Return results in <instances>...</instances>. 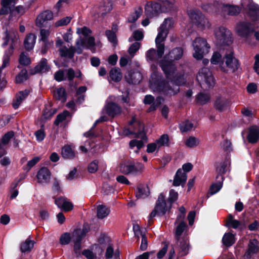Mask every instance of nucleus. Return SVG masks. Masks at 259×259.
<instances>
[{
    "mask_svg": "<svg viewBox=\"0 0 259 259\" xmlns=\"http://www.w3.org/2000/svg\"><path fill=\"white\" fill-rule=\"evenodd\" d=\"M183 53L182 48H176L160 62L159 65L168 79L167 81L161 79V75L157 71V65L154 64L151 65L153 72L151 75L150 86L153 92L167 96L174 95L179 92V86L185 83L186 78L184 74H182L178 72L172 61L181 59Z\"/></svg>",
    "mask_w": 259,
    "mask_h": 259,
    "instance_id": "1",
    "label": "nucleus"
},
{
    "mask_svg": "<svg viewBox=\"0 0 259 259\" xmlns=\"http://www.w3.org/2000/svg\"><path fill=\"white\" fill-rule=\"evenodd\" d=\"M76 33L79 37L75 42V47H71L67 48L63 47L59 49L61 56L72 58L76 52L77 54H81L84 49L90 50L93 53L96 51V43L95 38L91 36L92 31L88 27L84 26L78 28Z\"/></svg>",
    "mask_w": 259,
    "mask_h": 259,
    "instance_id": "2",
    "label": "nucleus"
},
{
    "mask_svg": "<svg viewBox=\"0 0 259 259\" xmlns=\"http://www.w3.org/2000/svg\"><path fill=\"white\" fill-rule=\"evenodd\" d=\"M4 39L5 41L3 45L4 46L10 44V47L5 51L1 69L5 68L9 65L10 57L13 52L14 47L19 44V36L16 29L13 28H10L7 29L5 32Z\"/></svg>",
    "mask_w": 259,
    "mask_h": 259,
    "instance_id": "3",
    "label": "nucleus"
},
{
    "mask_svg": "<svg viewBox=\"0 0 259 259\" xmlns=\"http://www.w3.org/2000/svg\"><path fill=\"white\" fill-rule=\"evenodd\" d=\"M124 135L127 136L130 135H135V137L138 139H134L130 142V147L131 148H137L135 151L138 152V151L143 146L144 142L147 140L146 135L144 132V126L137 122H134V129L131 126L129 128H126L124 131Z\"/></svg>",
    "mask_w": 259,
    "mask_h": 259,
    "instance_id": "4",
    "label": "nucleus"
},
{
    "mask_svg": "<svg viewBox=\"0 0 259 259\" xmlns=\"http://www.w3.org/2000/svg\"><path fill=\"white\" fill-rule=\"evenodd\" d=\"M174 20L171 18L165 19L158 29V33L155 39V44L159 57H162L164 52V41L167 37L169 29L174 26Z\"/></svg>",
    "mask_w": 259,
    "mask_h": 259,
    "instance_id": "5",
    "label": "nucleus"
},
{
    "mask_svg": "<svg viewBox=\"0 0 259 259\" xmlns=\"http://www.w3.org/2000/svg\"><path fill=\"white\" fill-rule=\"evenodd\" d=\"M186 228V224L184 222H181L179 223L175 230V237L177 240V245L179 248V255L181 256L187 254L189 250L188 240L185 238L182 239L180 238V236Z\"/></svg>",
    "mask_w": 259,
    "mask_h": 259,
    "instance_id": "6",
    "label": "nucleus"
},
{
    "mask_svg": "<svg viewBox=\"0 0 259 259\" xmlns=\"http://www.w3.org/2000/svg\"><path fill=\"white\" fill-rule=\"evenodd\" d=\"M194 52L193 56L197 60H201L203 56L209 52L210 47L207 43L206 40L203 38L197 37L192 42Z\"/></svg>",
    "mask_w": 259,
    "mask_h": 259,
    "instance_id": "7",
    "label": "nucleus"
},
{
    "mask_svg": "<svg viewBox=\"0 0 259 259\" xmlns=\"http://www.w3.org/2000/svg\"><path fill=\"white\" fill-rule=\"evenodd\" d=\"M119 171L124 175H137L142 172L144 166L140 163H135L132 161H124L119 165Z\"/></svg>",
    "mask_w": 259,
    "mask_h": 259,
    "instance_id": "8",
    "label": "nucleus"
},
{
    "mask_svg": "<svg viewBox=\"0 0 259 259\" xmlns=\"http://www.w3.org/2000/svg\"><path fill=\"white\" fill-rule=\"evenodd\" d=\"M196 78L202 87L206 85V87L211 88L215 83L214 77L208 68L203 67L199 70Z\"/></svg>",
    "mask_w": 259,
    "mask_h": 259,
    "instance_id": "9",
    "label": "nucleus"
},
{
    "mask_svg": "<svg viewBox=\"0 0 259 259\" xmlns=\"http://www.w3.org/2000/svg\"><path fill=\"white\" fill-rule=\"evenodd\" d=\"M214 35L217 44L220 46H228L232 41L231 32L224 27L215 28Z\"/></svg>",
    "mask_w": 259,
    "mask_h": 259,
    "instance_id": "10",
    "label": "nucleus"
},
{
    "mask_svg": "<svg viewBox=\"0 0 259 259\" xmlns=\"http://www.w3.org/2000/svg\"><path fill=\"white\" fill-rule=\"evenodd\" d=\"M193 168L191 163H186L182 166V169H179L174 178L173 185L175 186H183L186 182L187 176L186 172L190 171Z\"/></svg>",
    "mask_w": 259,
    "mask_h": 259,
    "instance_id": "11",
    "label": "nucleus"
},
{
    "mask_svg": "<svg viewBox=\"0 0 259 259\" xmlns=\"http://www.w3.org/2000/svg\"><path fill=\"white\" fill-rule=\"evenodd\" d=\"M169 139L168 135L163 134L154 142L148 144L147 146L146 151L148 153L158 152L161 147H168Z\"/></svg>",
    "mask_w": 259,
    "mask_h": 259,
    "instance_id": "12",
    "label": "nucleus"
},
{
    "mask_svg": "<svg viewBox=\"0 0 259 259\" xmlns=\"http://www.w3.org/2000/svg\"><path fill=\"white\" fill-rule=\"evenodd\" d=\"M115 100L114 96L109 97L106 102L104 110L110 117H114L121 113V108L116 103L113 102Z\"/></svg>",
    "mask_w": 259,
    "mask_h": 259,
    "instance_id": "13",
    "label": "nucleus"
},
{
    "mask_svg": "<svg viewBox=\"0 0 259 259\" xmlns=\"http://www.w3.org/2000/svg\"><path fill=\"white\" fill-rule=\"evenodd\" d=\"M241 5L243 8L249 9V14L253 20H259V6L252 4L251 0H242Z\"/></svg>",
    "mask_w": 259,
    "mask_h": 259,
    "instance_id": "14",
    "label": "nucleus"
},
{
    "mask_svg": "<svg viewBox=\"0 0 259 259\" xmlns=\"http://www.w3.org/2000/svg\"><path fill=\"white\" fill-rule=\"evenodd\" d=\"M253 31L252 25L248 22H242L238 23L236 27V31L238 35L247 37Z\"/></svg>",
    "mask_w": 259,
    "mask_h": 259,
    "instance_id": "15",
    "label": "nucleus"
},
{
    "mask_svg": "<svg viewBox=\"0 0 259 259\" xmlns=\"http://www.w3.org/2000/svg\"><path fill=\"white\" fill-rule=\"evenodd\" d=\"M171 203L168 201L166 202L164 199V196L161 193L158 196L155 206L156 210H158V214L163 215L171 208Z\"/></svg>",
    "mask_w": 259,
    "mask_h": 259,
    "instance_id": "16",
    "label": "nucleus"
},
{
    "mask_svg": "<svg viewBox=\"0 0 259 259\" xmlns=\"http://www.w3.org/2000/svg\"><path fill=\"white\" fill-rule=\"evenodd\" d=\"M145 9L147 16L152 18L161 12V5L158 3H148L145 6Z\"/></svg>",
    "mask_w": 259,
    "mask_h": 259,
    "instance_id": "17",
    "label": "nucleus"
},
{
    "mask_svg": "<svg viewBox=\"0 0 259 259\" xmlns=\"http://www.w3.org/2000/svg\"><path fill=\"white\" fill-rule=\"evenodd\" d=\"M125 78L128 83L136 84L142 79V75L138 70H133L128 71L125 74Z\"/></svg>",
    "mask_w": 259,
    "mask_h": 259,
    "instance_id": "18",
    "label": "nucleus"
},
{
    "mask_svg": "<svg viewBox=\"0 0 259 259\" xmlns=\"http://www.w3.org/2000/svg\"><path fill=\"white\" fill-rule=\"evenodd\" d=\"M225 64L226 66L229 68L232 72L236 70L238 67V61L233 56V53L231 51L228 54L225 55Z\"/></svg>",
    "mask_w": 259,
    "mask_h": 259,
    "instance_id": "19",
    "label": "nucleus"
},
{
    "mask_svg": "<svg viewBox=\"0 0 259 259\" xmlns=\"http://www.w3.org/2000/svg\"><path fill=\"white\" fill-rule=\"evenodd\" d=\"M53 18V13L51 11H45L39 14L36 19V25L37 26L41 27L44 23L47 21H50Z\"/></svg>",
    "mask_w": 259,
    "mask_h": 259,
    "instance_id": "20",
    "label": "nucleus"
},
{
    "mask_svg": "<svg viewBox=\"0 0 259 259\" xmlns=\"http://www.w3.org/2000/svg\"><path fill=\"white\" fill-rule=\"evenodd\" d=\"M36 178L38 183H48L51 178V172L50 170L46 167L41 168L37 173Z\"/></svg>",
    "mask_w": 259,
    "mask_h": 259,
    "instance_id": "21",
    "label": "nucleus"
},
{
    "mask_svg": "<svg viewBox=\"0 0 259 259\" xmlns=\"http://www.w3.org/2000/svg\"><path fill=\"white\" fill-rule=\"evenodd\" d=\"M55 204L58 207L66 211H68L73 209V204L66 198L59 197L55 200Z\"/></svg>",
    "mask_w": 259,
    "mask_h": 259,
    "instance_id": "22",
    "label": "nucleus"
},
{
    "mask_svg": "<svg viewBox=\"0 0 259 259\" xmlns=\"http://www.w3.org/2000/svg\"><path fill=\"white\" fill-rule=\"evenodd\" d=\"M223 15L226 17L227 16H234L237 15L240 11L238 7L230 5H223L222 8Z\"/></svg>",
    "mask_w": 259,
    "mask_h": 259,
    "instance_id": "23",
    "label": "nucleus"
},
{
    "mask_svg": "<svg viewBox=\"0 0 259 259\" xmlns=\"http://www.w3.org/2000/svg\"><path fill=\"white\" fill-rule=\"evenodd\" d=\"M13 136L14 133L13 132H8L4 136L1 141H0V158L6 154V145Z\"/></svg>",
    "mask_w": 259,
    "mask_h": 259,
    "instance_id": "24",
    "label": "nucleus"
},
{
    "mask_svg": "<svg viewBox=\"0 0 259 259\" xmlns=\"http://www.w3.org/2000/svg\"><path fill=\"white\" fill-rule=\"evenodd\" d=\"M259 138V127L256 126H252L249 128L247 139L249 142L256 143Z\"/></svg>",
    "mask_w": 259,
    "mask_h": 259,
    "instance_id": "25",
    "label": "nucleus"
},
{
    "mask_svg": "<svg viewBox=\"0 0 259 259\" xmlns=\"http://www.w3.org/2000/svg\"><path fill=\"white\" fill-rule=\"evenodd\" d=\"M70 119V113L67 111H64L57 115L54 122L55 124L58 125L61 123L66 124Z\"/></svg>",
    "mask_w": 259,
    "mask_h": 259,
    "instance_id": "26",
    "label": "nucleus"
},
{
    "mask_svg": "<svg viewBox=\"0 0 259 259\" xmlns=\"http://www.w3.org/2000/svg\"><path fill=\"white\" fill-rule=\"evenodd\" d=\"M50 69V66L48 64L46 59H42L38 64L34 68V73H46Z\"/></svg>",
    "mask_w": 259,
    "mask_h": 259,
    "instance_id": "27",
    "label": "nucleus"
},
{
    "mask_svg": "<svg viewBox=\"0 0 259 259\" xmlns=\"http://www.w3.org/2000/svg\"><path fill=\"white\" fill-rule=\"evenodd\" d=\"M36 36L33 33H29L26 35L24 40V46L26 50H32L35 45Z\"/></svg>",
    "mask_w": 259,
    "mask_h": 259,
    "instance_id": "28",
    "label": "nucleus"
},
{
    "mask_svg": "<svg viewBox=\"0 0 259 259\" xmlns=\"http://www.w3.org/2000/svg\"><path fill=\"white\" fill-rule=\"evenodd\" d=\"M188 15L191 21L196 24L200 19L203 15L201 12L197 9H191L188 11Z\"/></svg>",
    "mask_w": 259,
    "mask_h": 259,
    "instance_id": "29",
    "label": "nucleus"
},
{
    "mask_svg": "<svg viewBox=\"0 0 259 259\" xmlns=\"http://www.w3.org/2000/svg\"><path fill=\"white\" fill-rule=\"evenodd\" d=\"M29 92L27 90L20 92L16 96V99L14 101L13 106L15 109L18 108L22 101L28 95Z\"/></svg>",
    "mask_w": 259,
    "mask_h": 259,
    "instance_id": "30",
    "label": "nucleus"
},
{
    "mask_svg": "<svg viewBox=\"0 0 259 259\" xmlns=\"http://www.w3.org/2000/svg\"><path fill=\"white\" fill-rule=\"evenodd\" d=\"M210 61L211 63L213 64H219L220 67L223 71H227V70L224 67V62L223 61L222 56L219 53H214L211 57Z\"/></svg>",
    "mask_w": 259,
    "mask_h": 259,
    "instance_id": "31",
    "label": "nucleus"
},
{
    "mask_svg": "<svg viewBox=\"0 0 259 259\" xmlns=\"http://www.w3.org/2000/svg\"><path fill=\"white\" fill-rule=\"evenodd\" d=\"M34 241L30 240V237L27 238L24 242L20 245V250L22 252H30L34 244Z\"/></svg>",
    "mask_w": 259,
    "mask_h": 259,
    "instance_id": "32",
    "label": "nucleus"
},
{
    "mask_svg": "<svg viewBox=\"0 0 259 259\" xmlns=\"http://www.w3.org/2000/svg\"><path fill=\"white\" fill-rule=\"evenodd\" d=\"M257 244L258 242L256 240L253 239L250 240L248 244V249L245 253V255L248 257L252 254L256 253L258 249Z\"/></svg>",
    "mask_w": 259,
    "mask_h": 259,
    "instance_id": "33",
    "label": "nucleus"
},
{
    "mask_svg": "<svg viewBox=\"0 0 259 259\" xmlns=\"http://www.w3.org/2000/svg\"><path fill=\"white\" fill-rule=\"evenodd\" d=\"M110 209L105 205H99L97 207V216L98 218L102 219L108 215Z\"/></svg>",
    "mask_w": 259,
    "mask_h": 259,
    "instance_id": "34",
    "label": "nucleus"
},
{
    "mask_svg": "<svg viewBox=\"0 0 259 259\" xmlns=\"http://www.w3.org/2000/svg\"><path fill=\"white\" fill-rule=\"evenodd\" d=\"M158 55V51L157 53L154 49H150L146 53V60L149 62H152L156 61L158 59L161 58Z\"/></svg>",
    "mask_w": 259,
    "mask_h": 259,
    "instance_id": "35",
    "label": "nucleus"
},
{
    "mask_svg": "<svg viewBox=\"0 0 259 259\" xmlns=\"http://www.w3.org/2000/svg\"><path fill=\"white\" fill-rule=\"evenodd\" d=\"M235 242V236L231 233H225L222 238V242L226 246H232Z\"/></svg>",
    "mask_w": 259,
    "mask_h": 259,
    "instance_id": "36",
    "label": "nucleus"
},
{
    "mask_svg": "<svg viewBox=\"0 0 259 259\" xmlns=\"http://www.w3.org/2000/svg\"><path fill=\"white\" fill-rule=\"evenodd\" d=\"M54 97L63 102H65L66 99V93L65 90L63 88L56 89L53 91Z\"/></svg>",
    "mask_w": 259,
    "mask_h": 259,
    "instance_id": "37",
    "label": "nucleus"
},
{
    "mask_svg": "<svg viewBox=\"0 0 259 259\" xmlns=\"http://www.w3.org/2000/svg\"><path fill=\"white\" fill-rule=\"evenodd\" d=\"M228 104L229 102L226 99L221 97L217 99L214 107L217 109L222 111L227 107Z\"/></svg>",
    "mask_w": 259,
    "mask_h": 259,
    "instance_id": "38",
    "label": "nucleus"
},
{
    "mask_svg": "<svg viewBox=\"0 0 259 259\" xmlns=\"http://www.w3.org/2000/svg\"><path fill=\"white\" fill-rule=\"evenodd\" d=\"M175 9L174 1H165L161 5V12L166 13Z\"/></svg>",
    "mask_w": 259,
    "mask_h": 259,
    "instance_id": "39",
    "label": "nucleus"
},
{
    "mask_svg": "<svg viewBox=\"0 0 259 259\" xmlns=\"http://www.w3.org/2000/svg\"><path fill=\"white\" fill-rule=\"evenodd\" d=\"M149 191L147 187L140 185L137 188L136 191V197L137 198H144L148 196Z\"/></svg>",
    "mask_w": 259,
    "mask_h": 259,
    "instance_id": "40",
    "label": "nucleus"
},
{
    "mask_svg": "<svg viewBox=\"0 0 259 259\" xmlns=\"http://www.w3.org/2000/svg\"><path fill=\"white\" fill-rule=\"evenodd\" d=\"M109 75L110 78L115 82L120 81L122 78V74L119 68H112L110 71Z\"/></svg>",
    "mask_w": 259,
    "mask_h": 259,
    "instance_id": "41",
    "label": "nucleus"
},
{
    "mask_svg": "<svg viewBox=\"0 0 259 259\" xmlns=\"http://www.w3.org/2000/svg\"><path fill=\"white\" fill-rule=\"evenodd\" d=\"M87 231H85L83 229V232L81 233V235L79 236L76 238L75 242L74 244V251L76 254V255H79L80 254V251L81 249V238L85 235V233Z\"/></svg>",
    "mask_w": 259,
    "mask_h": 259,
    "instance_id": "42",
    "label": "nucleus"
},
{
    "mask_svg": "<svg viewBox=\"0 0 259 259\" xmlns=\"http://www.w3.org/2000/svg\"><path fill=\"white\" fill-rule=\"evenodd\" d=\"M143 12L141 7L135 9L134 13H132L128 18V21L131 23L135 22L142 15Z\"/></svg>",
    "mask_w": 259,
    "mask_h": 259,
    "instance_id": "43",
    "label": "nucleus"
},
{
    "mask_svg": "<svg viewBox=\"0 0 259 259\" xmlns=\"http://www.w3.org/2000/svg\"><path fill=\"white\" fill-rule=\"evenodd\" d=\"M196 25L199 28L202 30L209 28L210 27L209 22L203 15L201 17Z\"/></svg>",
    "mask_w": 259,
    "mask_h": 259,
    "instance_id": "44",
    "label": "nucleus"
},
{
    "mask_svg": "<svg viewBox=\"0 0 259 259\" xmlns=\"http://www.w3.org/2000/svg\"><path fill=\"white\" fill-rule=\"evenodd\" d=\"M200 143L199 139L194 137H190L185 141L186 146L189 148L196 147Z\"/></svg>",
    "mask_w": 259,
    "mask_h": 259,
    "instance_id": "45",
    "label": "nucleus"
},
{
    "mask_svg": "<svg viewBox=\"0 0 259 259\" xmlns=\"http://www.w3.org/2000/svg\"><path fill=\"white\" fill-rule=\"evenodd\" d=\"M62 155L65 158H72L75 156L74 151L70 146H64L62 148Z\"/></svg>",
    "mask_w": 259,
    "mask_h": 259,
    "instance_id": "46",
    "label": "nucleus"
},
{
    "mask_svg": "<svg viewBox=\"0 0 259 259\" xmlns=\"http://www.w3.org/2000/svg\"><path fill=\"white\" fill-rule=\"evenodd\" d=\"M221 180L219 182H217L216 183L213 184L210 188V193L211 195L214 194L218 192L222 188L223 186V178L222 176H221Z\"/></svg>",
    "mask_w": 259,
    "mask_h": 259,
    "instance_id": "47",
    "label": "nucleus"
},
{
    "mask_svg": "<svg viewBox=\"0 0 259 259\" xmlns=\"http://www.w3.org/2000/svg\"><path fill=\"white\" fill-rule=\"evenodd\" d=\"M15 4L16 0H2V5L4 8L0 11V14L2 15L5 13V12H4V8H9V9L11 10V7H13Z\"/></svg>",
    "mask_w": 259,
    "mask_h": 259,
    "instance_id": "48",
    "label": "nucleus"
},
{
    "mask_svg": "<svg viewBox=\"0 0 259 259\" xmlns=\"http://www.w3.org/2000/svg\"><path fill=\"white\" fill-rule=\"evenodd\" d=\"M100 9L102 11V14L110 12L112 9V5L110 0H104Z\"/></svg>",
    "mask_w": 259,
    "mask_h": 259,
    "instance_id": "49",
    "label": "nucleus"
},
{
    "mask_svg": "<svg viewBox=\"0 0 259 259\" xmlns=\"http://www.w3.org/2000/svg\"><path fill=\"white\" fill-rule=\"evenodd\" d=\"M28 78L27 71L26 69H23L16 77V82L18 83H21Z\"/></svg>",
    "mask_w": 259,
    "mask_h": 259,
    "instance_id": "50",
    "label": "nucleus"
},
{
    "mask_svg": "<svg viewBox=\"0 0 259 259\" xmlns=\"http://www.w3.org/2000/svg\"><path fill=\"white\" fill-rule=\"evenodd\" d=\"M141 47V44L139 42H135L132 44L128 50L130 56L134 57L136 52L139 50Z\"/></svg>",
    "mask_w": 259,
    "mask_h": 259,
    "instance_id": "51",
    "label": "nucleus"
},
{
    "mask_svg": "<svg viewBox=\"0 0 259 259\" xmlns=\"http://www.w3.org/2000/svg\"><path fill=\"white\" fill-rule=\"evenodd\" d=\"M194 126L189 121H186L180 124V128L182 132H186L191 130Z\"/></svg>",
    "mask_w": 259,
    "mask_h": 259,
    "instance_id": "52",
    "label": "nucleus"
},
{
    "mask_svg": "<svg viewBox=\"0 0 259 259\" xmlns=\"http://www.w3.org/2000/svg\"><path fill=\"white\" fill-rule=\"evenodd\" d=\"M210 97L207 94L199 93L197 97V102L201 105L205 104L209 100Z\"/></svg>",
    "mask_w": 259,
    "mask_h": 259,
    "instance_id": "53",
    "label": "nucleus"
},
{
    "mask_svg": "<svg viewBox=\"0 0 259 259\" xmlns=\"http://www.w3.org/2000/svg\"><path fill=\"white\" fill-rule=\"evenodd\" d=\"M239 225L240 222L236 220L233 219L232 215L230 214L227 222V226L228 227H232L234 229H237L239 226Z\"/></svg>",
    "mask_w": 259,
    "mask_h": 259,
    "instance_id": "54",
    "label": "nucleus"
},
{
    "mask_svg": "<svg viewBox=\"0 0 259 259\" xmlns=\"http://www.w3.org/2000/svg\"><path fill=\"white\" fill-rule=\"evenodd\" d=\"M19 60L20 64L24 66L28 65L31 62L30 58L24 53L20 54Z\"/></svg>",
    "mask_w": 259,
    "mask_h": 259,
    "instance_id": "55",
    "label": "nucleus"
},
{
    "mask_svg": "<svg viewBox=\"0 0 259 259\" xmlns=\"http://www.w3.org/2000/svg\"><path fill=\"white\" fill-rule=\"evenodd\" d=\"M106 35L109 41L113 43V45H115L117 43L116 36L115 32L112 30H107L106 31Z\"/></svg>",
    "mask_w": 259,
    "mask_h": 259,
    "instance_id": "56",
    "label": "nucleus"
},
{
    "mask_svg": "<svg viewBox=\"0 0 259 259\" xmlns=\"http://www.w3.org/2000/svg\"><path fill=\"white\" fill-rule=\"evenodd\" d=\"M133 231L135 235L138 237L146 235L145 230L143 229H141L138 225H134L133 226Z\"/></svg>",
    "mask_w": 259,
    "mask_h": 259,
    "instance_id": "57",
    "label": "nucleus"
},
{
    "mask_svg": "<svg viewBox=\"0 0 259 259\" xmlns=\"http://www.w3.org/2000/svg\"><path fill=\"white\" fill-rule=\"evenodd\" d=\"M143 38V33L141 30H137L133 32L132 36L130 37L128 40L130 41H132L133 38L136 40H141Z\"/></svg>",
    "mask_w": 259,
    "mask_h": 259,
    "instance_id": "58",
    "label": "nucleus"
},
{
    "mask_svg": "<svg viewBox=\"0 0 259 259\" xmlns=\"http://www.w3.org/2000/svg\"><path fill=\"white\" fill-rule=\"evenodd\" d=\"M50 35L49 30L41 29L40 31L39 40L44 41L45 44L48 41V38Z\"/></svg>",
    "mask_w": 259,
    "mask_h": 259,
    "instance_id": "59",
    "label": "nucleus"
},
{
    "mask_svg": "<svg viewBox=\"0 0 259 259\" xmlns=\"http://www.w3.org/2000/svg\"><path fill=\"white\" fill-rule=\"evenodd\" d=\"M99 162L97 160H94L88 165V171L90 173H95L98 169Z\"/></svg>",
    "mask_w": 259,
    "mask_h": 259,
    "instance_id": "60",
    "label": "nucleus"
},
{
    "mask_svg": "<svg viewBox=\"0 0 259 259\" xmlns=\"http://www.w3.org/2000/svg\"><path fill=\"white\" fill-rule=\"evenodd\" d=\"M65 69L63 70H60L55 73L54 75L55 79L58 81H61L66 79L65 77Z\"/></svg>",
    "mask_w": 259,
    "mask_h": 259,
    "instance_id": "61",
    "label": "nucleus"
},
{
    "mask_svg": "<svg viewBox=\"0 0 259 259\" xmlns=\"http://www.w3.org/2000/svg\"><path fill=\"white\" fill-rule=\"evenodd\" d=\"M71 240V237L69 233H65L61 235L60 239V243L62 245L68 244Z\"/></svg>",
    "mask_w": 259,
    "mask_h": 259,
    "instance_id": "62",
    "label": "nucleus"
},
{
    "mask_svg": "<svg viewBox=\"0 0 259 259\" xmlns=\"http://www.w3.org/2000/svg\"><path fill=\"white\" fill-rule=\"evenodd\" d=\"M40 160V157L39 156L34 157L31 160L28 161L26 167L25 169L27 170H30L31 167L35 165Z\"/></svg>",
    "mask_w": 259,
    "mask_h": 259,
    "instance_id": "63",
    "label": "nucleus"
},
{
    "mask_svg": "<svg viewBox=\"0 0 259 259\" xmlns=\"http://www.w3.org/2000/svg\"><path fill=\"white\" fill-rule=\"evenodd\" d=\"M82 254L87 259H95L96 257V254L90 249H84L82 251Z\"/></svg>",
    "mask_w": 259,
    "mask_h": 259,
    "instance_id": "64",
    "label": "nucleus"
}]
</instances>
